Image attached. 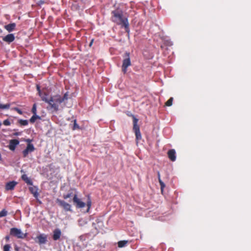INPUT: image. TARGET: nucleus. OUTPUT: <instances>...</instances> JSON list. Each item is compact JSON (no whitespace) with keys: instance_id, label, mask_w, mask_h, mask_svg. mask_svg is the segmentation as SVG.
Here are the masks:
<instances>
[{"instance_id":"28","label":"nucleus","mask_w":251,"mask_h":251,"mask_svg":"<svg viewBox=\"0 0 251 251\" xmlns=\"http://www.w3.org/2000/svg\"><path fill=\"white\" fill-rule=\"evenodd\" d=\"M10 248H11V247H10V245H9V244L5 245L3 247V251H9Z\"/></svg>"},{"instance_id":"27","label":"nucleus","mask_w":251,"mask_h":251,"mask_svg":"<svg viewBox=\"0 0 251 251\" xmlns=\"http://www.w3.org/2000/svg\"><path fill=\"white\" fill-rule=\"evenodd\" d=\"M159 184H160V185L161 191H162V192H163V189H164V188L165 187V183H164L162 181V180H159Z\"/></svg>"},{"instance_id":"34","label":"nucleus","mask_w":251,"mask_h":251,"mask_svg":"<svg viewBox=\"0 0 251 251\" xmlns=\"http://www.w3.org/2000/svg\"><path fill=\"white\" fill-rule=\"evenodd\" d=\"M157 176H158V181H159V180H161V178H160V174L159 172H157Z\"/></svg>"},{"instance_id":"36","label":"nucleus","mask_w":251,"mask_h":251,"mask_svg":"<svg viewBox=\"0 0 251 251\" xmlns=\"http://www.w3.org/2000/svg\"><path fill=\"white\" fill-rule=\"evenodd\" d=\"M5 238V240H6L7 241H8V240H9V236H6Z\"/></svg>"},{"instance_id":"37","label":"nucleus","mask_w":251,"mask_h":251,"mask_svg":"<svg viewBox=\"0 0 251 251\" xmlns=\"http://www.w3.org/2000/svg\"><path fill=\"white\" fill-rule=\"evenodd\" d=\"M26 141L27 142H28V143H30V142L31 141V140H30V139H27V140H26Z\"/></svg>"},{"instance_id":"12","label":"nucleus","mask_w":251,"mask_h":251,"mask_svg":"<svg viewBox=\"0 0 251 251\" xmlns=\"http://www.w3.org/2000/svg\"><path fill=\"white\" fill-rule=\"evenodd\" d=\"M52 238L54 240L56 241L60 238L61 235V231L60 229L56 228L53 231Z\"/></svg>"},{"instance_id":"26","label":"nucleus","mask_w":251,"mask_h":251,"mask_svg":"<svg viewBox=\"0 0 251 251\" xmlns=\"http://www.w3.org/2000/svg\"><path fill=\"white\" fill-rule=\"evenodd\" d=\"M31 112H32L33 115H36L37 110H36V104H33V107H32V109H31Z\"/></svg>"},{"instance_id":"9","label":"nucleus","mask_w":251,"mask_h":251,"mask_svg":"<svg viewBox=\"0 0 251 251\" xmlns=\"http://www.w3.org/2000/svg\"><path fill=\"white\" fill-rule=\"evenodd\" d=\"M38 241L37 242L40 245L44 244L47 241V236L44 234H41L37 236L36 237Z\"/></svg>"},{"instance_id":"19","label":"nucleus","mask_w":251,"mask_h":251,"mask_svg":"<svg viewBox=\"0 0 251 251\" xmlns=\"http://www.w3.org/2000/svg\"><path fill=\"white\" fill-rule=\"evenodd\" d=\"M127 243V241L126 240H122L119 241L118 243V246L119 248H123L125 247Z\"/></svg>"},{"instance_id":"18","label":"nucleus","mask_w":251,"mask_h":251,"mask_svg":"<svg viewBox=\"0 0 251 251\" xmlns=\"http://www.w3.org/2000/svg\"><path fill=\"white\" fill-rule=\"evenodd\" d=\"M47 95L46 93H44V95H43L42 93H41V96H40V97H41L42 100L44 101L45 102L48 103L49 104L50 102V98L49 99H48L47 98Z\"/></svg>"},{"instance_id":"21","label":"nucleus","mask_w":251,"mask_h":251,"mask_svg":"<svg viewBox=\"0 0 251 251\" xmlns=\"http://www.w3.org/2000/svg\"><path fill=\"white\" fill-rule=\"evenodd\" d=\"M10 107V103H6L5 104H2L0 103V109H8Z\"/></svg>"},{"instance_id":"7","label":"nucleus","mask_w":251,"mask_h":251,"mask_svg":"<svg viewBox=\"0 0 251 251\" xmlns=\"http://www.w3.org/2000/svg\"><path fill=\"white\" fill-rule=\"evenodd\" d=\"M56 202L65 211L72 212V206L70 204L64 201L58 199H57Z\"/></svg>"},{"instance_id":"20","label":"nucleus","mask_w":251,"mask_h":251,"mask_svg":"<svg viewBox=\"0 0 251 251\" xmlns=\"http://www.w3.org/2000/svg\"><path fill=\"white\" fill-rule=\"evenodd\" d=\"M18 123L21 125V126H27L28 124V121L26 120H22L20 119L18 121Z\"/></svg>"},{"instance_id":"3","label":"nucleus","mask_w":251,"mask_h":251,"mask_svg":"<svg viewBox=\"0 0 251 251\" xmlns=\"http://www.w3.org/2000/svg\"><path fill=\"white\" fill-rule=\"evenodd\" d=\"M73 202L77 208H82L87 205V212H89L92 204V201L89 195L88 196V199L86 203L83 202L81 199L77 197V195L75 194L73 197Z\"/></svg>"},{"instance_id":"31","label":"nucleus","mask_w":251,"mask_h":251,"mask_svg":"<svg viewBox=\"0 0 251 251\" xmlns=\"http://www.w3.org/2000/svg\"><path fill=\"white\" fill-rule=\"evenodd\" d=\"M71 196H72V193H69L66 195H64L63 197L64 199H67L70 198L71 197Z\"/></svg>"},{"instance_id":"25","label":"nucleus","mask_w":251,"mask_h":251,"mask_svg":"<svg viewBox=\"0 0 251 251\" xmlns=\"http://www.w3.org/2000/svg\"><path fill=\"white\" fill-rule=\"evenodd\" d=\"M80 127L76 123V120H74V126H73V130H75L76 129H79Z\"/></svg>"},{"instance_id":"29","label":"nucleus","mask_w":251,"mask_h":251,"mask_svg":"<svg viewBox=\"0 0 251 251\" xmlns=\"http://www.w3.org/2000/svg\"><path fill=\"white\" fill-rule=\"evenodd\" d=\"M3 124L4 126H10L11 125V123H10V122L9 121V120L8 119H6V120H5L3 121Z\"/></svg>"},{"instance_id":"16","label":"nucleus","mask_w":251,"mask_h":251,"mask_svg":"<svg viewBox=\"0 0 251 251\" xmlns=\"http://www.w3.org/2000/svg\"><path fill=\"white\" fill-rule=\"evenodd\" d=\"M30 192L33 194V196L37 199L38 197L39 193L38 192V189L36 186H32L29 188Z\"/></svg>"},{"instance_id":"14","label":"nucleus","mask_w":251,"mask_h":251,"mask_svg":"<svg viewBox=\"0 0 251 251\" xmlns=\"http://www.w3.org/2000/svg\"><path fill=\"white\" fill-rule=\"evenodd\" d=\"M167 154H168L169 158L172 161H175L176 160V151L174 149L170 150L168 151Z\"/></svg>"},{"instance_id":"32","label":"nucleus","mask_w":251,"mask_h":251,"mask_svg":"<svg viewBox=\"0 0 251 251\" xmlns=\"http://www.w3.org/2000/svg\"><path fill=\"white\" fill-rule=\"evenodd\" d=\"M37 90L38 91V94H39V95L40 96H41V90H40V87L39 86V85H37Z\"/></svg>"},{"instance_id":"4","label":"nucleus","mask_w":251,"mask_h":251,"mask_svg":"<svg viewBox=\"0 0 251 251\" xmlns=\"http://www.w3.org/2000/svg\"><path fill=\"white\" fill-rule=\"evenodd\" d=\"M130 116L133 118V130L136 136V140L137 143H138V141L141 139L142 136L140 130L139 126L138 125V119H137L134 115L131 114Z\"/></svg>"},{"instance_id":"6","label":"nucleus","mask_w":251,"mask_h":251,"mask_svg":"<svg viewBox=\"0 0 251 251\" xmlns=\"http://www.w3.org/2000/svg\"><path fill=\"white\" fill-rule=\"evenodd\" d=\"M10 234L19 239H24L26 236V233H24L21 229L16 227H13L10 229Z\"/></svg>"},{"instance_id":"5","label":"nucleus","mask_w":251,"mask_h":251,"mask_svg":"<svg viewBox=\"0 0 251 251\" xmlns=\"http://www.w3.org/2000/svg\"><path fill=\"white\" fill-rule=\"evenodd\" d=\"M123 57L124 60L123 61L122 70L124 74H126L127 72V68L131 65L129 52H125Z\"/></svg>"},{"instance_id":"10","label":"nucleus","mask_w":251,"mask_h":251,"mask_svg":"<svg viewBox=\"0 0 251 251\" xmlns=\"http://www.w3.org/2000/svg\"><path fill=\"white\" fill-rule=\"evenodd\" d=\"M19 141L17 139H12L10 140L9 144L8 145V148L11 151H14L15 150V148L16 146L19 145Z\"/></svg>"},{"instance_id":"15","label":"nucleus","mask_w":251,"mask_h":251,"mask_svg":"<svg viewBox=\"0 0 251 251\" xmlns=\"http://www.w3.org/2000/svg\"><path fill=\"white\" fill-rule=\"evenodd\" d=\"M16 25L15 23H10L4 25V28L9 32H11L15 30Z\"/></svg>"},{"instance_id":"22","label":"nucleus","mask_w":251,"mask_h":251,"mask_svg":"<svg viewBox=\"0 0 251 251\" xmlns=\"http://www.w3.org/2000/svg\"><path fill=\"white\" fill-rule=\"evenodd\" d=\"M40 118V117L36 115H33L31 117V118L29 120V121L30 123H33L35 122V120L37 119H39Z\"/></svg>"},{"instance_id":"23","label":"nucleus","mask_w":251,"mask_h":251,"mask_svg":"<svg viewBox=\"0 0 251 251\" xmlns=\"http://www.w3.org/2000/svg\"><path fill=\"white\" fill-rule=\"evenodd\" d=\"M173 101V98H170L165 103V105L167 106H170L172 105Z\"/></svg>"},{"instance_id":"30","label":"nucleus","mask_w":251,"mask_h":251,"mask_svg":"<svg viewBox=\"0 0 251 251\" xmlns=\"http://www.w3.org/2000/svg\"><path fill=\"white\" fill-rule=\"evenodd\" d=\"M12 109L14 111H16V112H17L19 114H23V112L19 108H18V107H14L12 108Z\"/></svg>"},{"instance_id":"33","label":"nucleus","mask_w":251,"mask_h":251,"mask_svg":"<svg viewBox=\"0 0 251 251\" xmlns=\"http://www.w3.org/2000/svg\"><path fill=\"white\" fill-rule=\"evenodd\" d=\"M20 135H21V132H17L13 133V135L14 136H18Z\"/></svg>"},{"instance_id":"1","label":"nucleus","mask_w":251,"mask_h":251,"mask_svg":"<svg viewBox=\"0 0 251 251\" xmlns=\"http://www.w3.org/2000/svg\"><path fill=\"white\" fill-rule=\"evenodd\" d=\"M112 21L117 25H120L122 27H124L127 33L129 32V23L126 17L124 16L123 12L120 10H115L112 12Z\"/></svg>"},{"instance_id":"35","label":"nucleus","mask_w":251,"mask_h":251,"mask_svg":"<svg viewBox=\"0 0 251 251\" xmlns=\"http://www.w3.org/2000/svg\"><path fill=\"white\" fill-rule=\"evenodd\" d=\"M93 41H94V39H92V40H91V42H90V44H89V46H90V47H91V46L92 45L93 43Z\"/></svg>"},{"instance_id":"17","label":"nucleus","mask_w":251,"mask_h":251,"mask_svg":"<svg viewBox=\"0 0 251 251\" xmlns=\"http://www.w3.org/2000/svg\"><path fill=\"white\" fill-rule=\"evenodd\" d=\"M21 178L27 185H32L33 183L31 179L29 178L26 174L23 175Z\"/></svg>"},{"instance_id":"2","label":"nucleus","mask_w":251,"mask_h":251,"mask_svg":"<svg viewBox=\"0 0 251 251\" xmlns=\"http://www.w3.org/2000/svg\"><path fill=\"white\" fill-rule=\"evenodd\" d=\"M68 99V94L66 92L62 97L60 95H55L50 98L49 105L55 111L59 109V105Z\"/></svg>"},{"instance_id":"8","label":"nucleus","mask_w":251,"mask_h":251,"mask_svg":"<svg viewBox=\"0 0 251 251\" xmlns=\"http://www.w3.org/2000/svg\"><path fill=\"white\" fill-rule=\"evenodd\" d=\"M35 150V149L32 144L28 143L25 149L22 152L23 157H26L29 153L33 152Z\"/></svg>"},{"instance_id":"11","label":"nucleus","mask_w":251,"mask_h":251,"mask_svg":"<svg viewBox=\"0 0 251 251\" xmlns=\"http://www.w3.org/2000/svg\"><path fill=\"white\" fill-rule=\"evenodd\" d=\"M15 36L13 34H9L2 38V40L7 43H10L14 41Z\"/></svg>"},{"instance_id":"13","label":"nucleus","mask_w":251,"mask_h":251,"mask_svg":"<svg viewBox=\"0 0 251 251\" xmlns=\"http://www.w3.org/2000/svg\"><path fill=\"white\" fill-rule=\"evenodd\" d=\"M17 184V182L15 181L8 182L5 185V189L7 191L12 190L14 189Z\"/></svg>"},{"instance_id":"24","label":"nucleus","mask_w":251,"mask_h":251,"mask_svg":"<svg viewBox=\"0 0 251 251\" xmlns=\"http://www.w3.org/2000/svg\"><path fill=\"white\" fill-rule=\"evenodd\" d=\"M7 215V211L5 209H2L0 211V218L5 217Z\"/></svg>"}]
</instances>
